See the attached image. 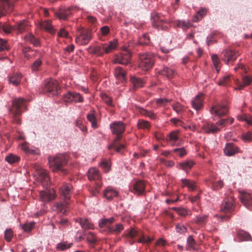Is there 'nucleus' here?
<instances>
[{"instance_id": "obj_12", "label": "nucleus", "mask_w": 252, "mask_h": 252, "mask_svg": "<svg viewBox=\"0 0 252 252\" xmlns=\"http://www.w3.org/2000/svg\"><path fill=\"white\" fill-rule=\"evenodd\" d=\"M228 111L226 105L217 103L212 106L210 112L214 116L220 117L226 115Z\"/></svg>"}, {"instance_id": "obj_39", "label": "nucleus", "mask_w": 252, "mask_h": 252, "mask_svg": "<svg viewBox=\"0 0 252 252\" xmlns=\"http://www.w3.org/2000/svg\"><path fill=\"white\" fill-rule=\"evenodd\" d=\"M25 39L27 41L30 42L35 46L40 45L39 39L32 34H29L26 35Z\"/></svg>"}, {"instance_id": "obj_23", "label": "nucleus", "mask_w": 252, "mask_h": 252, "mask_svg": "<svg viewBox=\"0 0 252 252\" xmlns=\"http://www.w3.org/2000/svg\"><path fill=\"white\" fill-rule=\"evenodd\" d=\"M55 198L54 190H42L40 192V199L44 202H47Z\"/></svg>"}, {"instance_id": "obj_26", "label": "nucleus", "mask_w": 252, "mask_h": 252, "mask_svg": "<svg viewBox=\"0 0 252 252\" xmlns=\"http://www.w3.org/2000/svg\"><path fill=\"white\" fill-rule=\"evenodd\" d=\"M203 97L202 94L196 95L191 102L193 108L196 110L201 109L203 106Z\"/></svg>"}, {"instance_id": "obj_55", "label": "nucleus", "mask_w": 252, "mask_h": 252, "mask_svg": "<svg viewBox=\"0 0 252 252\" xmlns=\"http://www.w3.org/2000/svg\"><path fill=\"white\" fill-rule=\"evenodd\" d=\"M207 11L205 9H202L199 10L196 15L193 18V21L195 22L198 21L200 19H201L206 14Z\"/></svg>"}, {"instance_id": "obj_59", "label": "nucleus", "mask_w": 252, "mask_h": 252, "mask_svg": "<svg viewBox=\"0 0 252 252\" xmlns=\"http://www.w3.org/2000/svg\"><path fill=\"white\" fill-rule=\"evenodd\" d=\"M239 119L241 121H245L249 125H252V116L248 115H243L239 117Z\"/></svg>"}, {"instance_id": "obj_14", "label": "nucleus", "mask_w": 252, "mask_h": 252, "mask_svg": "<svg viewBox=\"0 0 252 252\" xmlns=\"http://www.w3.org/2000/svg\"><path fill=\"white\" fill-rule=\"evenodd\" d=\"M69 204L68 200L66 199L63 201L56 202L53 206V210L58 213L64 215L68 211Z\"/></svg>"}, {"instance_id": "obj_42", "label": "nucleus", "mask_w": 252, "mask_h": 252, "mask_svg": "<svg viewBox=\"0 0 252 252\" xmlns=\"http://www.w3.org/2000/svg\"><path fill=\"white\" fill-rule=\"evenodd\" d=\"M188 247L187 249L188 250L192 249L195 250L196 249V243L195 240L193 238L192 236L190 235L187 239Z\"/></svg>"}, {"instance_id": "obj_51", "label": "nucleus", "mask_w": 252, "mask_h": 252, "mask_svg": "<svg viewBox=\"0 0 252 252\" xmlns=\"http://www.w3.org/2000/svg\"><path fill=\"white\" fill-rule=\"evenodd\" d=\"M230 76L226 75L221 78L218 84L220 86H226L229 84L230 82Z\"/></svg>"}, {"instance_id": "obj_43", "label": "nucleus", "mask_w": 252, "mask_h": 252, "mask_svg": "<svg viewBox=\"0 0 252 252\" xmlns=\"http://www.w3.org/2000/svg\"><path fill=\"white\" fill-rule=\"evenodd\" d=\"M138 111L139 112L142 114V115L147 116L148 117H149L150 118L152 119H155L156 118V115L154 113H153L152 111H149L145 110V109L141 108V107H138Z\"/></svg>"}, {"instance_id": "obj_7", "label": "nucleus", "mask_w": 252, "mask_h": 252, "mask_svg": "<svg viewBox=\"0 0 252 252\" xmlns=\"http://www.w3.org/2000/svg\"><path fill=\"white\" fill-rule=\"evenodd\" d=\"M92 37V32L87 29H81L78 30L75 42L79 45H87Z\"/></svg>"}, {"instance_id": "obj_40", "label": "nucleus", "mask_w": 252, "mask_h": 252, "mask_svg": "<svg viewBox=\"0 0 252 252\" xmlns=\"http://www.w3.org/2000/svg\"><path fill=\"white\" fill-rule=\"evenodd\" d=\"M160 73L162 75L166 76L168 78H171L174 75L175 72L173 69L165 67L160 71Z\"/></svg>"}, {"instance_id": "obj_54", "label": "nucleus", "mask_w": 252, "mask_h": 252, "mask_svg": "<svg viewBox=\"0 0 252 252\" xmlns=\"http://www.w3.org/2000/svg\"><path fill=\"white\" fill-rule=\"evenodd\" d=\"M42 61L40 59V56L32 63L31 66L32 69V71H37L39 69L42 64Z\"/></svg>"}, {"instance_id": "obj_10", "label": "nucleus", "mask_w": 252, "mask_h": 252, "mask_svg": "<svg viewBox=\"0 0 252 252\" xmlns=\"http://www.w3.org/2000/svg\"><path fill=\"white\" fill-rule=\"evenodd\" d=\"M131 56V53L128 50H123L121 53L115 56L114 63L125 65L127 64L130 63Z\"/></svg>"}, {"instance_id": "obj_6", "label": "nucleus", "mask_w": 252, "mask_h": 252, "mask_svg": "<svg viewBox=\"0 0 252 252\" xmlns=\"http://www.w3.org/2000/svg\"><path fill=\"white\" fill-rule=\"evenodd\" d=\"M155 55L152 53H145L139 55V66L143 70H147L151 68L155 62Z\"/></svg>"}, {"instance_id": "obj_17", "label": "nucleus", "mask_w": 252, "mask_h": 252, "mask_svg": "<svg viewBox=\"0 0 252 252\" xmlns=\"http://www.w3.org/2000/svg\"><path fill=\"white\" fill-rule=\"evenodd\" d=\"M239 197L243 204L247 208L252 207V194L245 191H239Z\"/></svg>"}, {"instance_id": "obj_16", "label": "nucleus", "mask_w": 252, "mask_h": 252, "mask_svg": "<svg viewBox=\"0 0 252 252\" xmlns=\"http://www.w3.org/2000/svg\"><path fill=\"white\" fill-rule=\"evenodd\" d=\"M76 9L75 7H68L67 8H61L55 12L56 16L60 19L66 20L71 15L73 11Z\"/></svg>"}, {"instance_id": "obj_33", "label": "nucleus", "mask_w": 252, "mask_h": 252, "mask_svg": "<svg viewBox=\"0 0 252 252\" xmlns=\"http://www.w3.org/2000/svg\"><path fill=\"white\" fill-rule=\"evenodd\" d=\"M130 80L131 84H132L133 89L135 90L142 87L144 86V82L140 78H137L135 76H131Z\"/></svg>"}, {"instance_id": "obj_28", "label": "nucleus", "mask_w": 252, "mask_h": 252, "mask_svg": "<svg viewBox=\"0 0 252 252\" xmlns=\"http://www.w3.org/2000/svg\"><path fill=\"white\" fill-rule=\"evenodd\" d=\"M224 152L227 156H232L238 152V148L232 143H228L225 146Z\"/></svg>"}, {"instance_id": "obj_49", "label": "nucleus", "mask_w": 252, "mask_h": 252, "mask_svg": "<svg viewBox=\"0 0 252 252\" xmlns=\"http://www.w3.org/2000/svg\"><path fill=\"white\" fill-rule=\"evenodd\" d=\"M169 140L172 145L176 144L178 140V132L177 131H172L169 135Z\"/></svg>"}, {"instance_id": "obj_21", "label": "nucleus", "mask_w": 252, "mask_h": 252, "mask_svg": "<svg viewBox=\"0 0 252 252\" xmlns=\"http://www.w3.org/2000/svg\"><path fill=\"white\" fill-rule=\"evenodd\" d=\"M73 189V187L69 184H64L60 188L61 196L64 199L69 200Z\"/></svg>"}, {"instance_id": "obj_46", "label": "nucleus", "mask_w": 252, "mask_h": 252, "mask_svg": "<svg viewBox=\"0 0 252 252\" xmlns=\"http://www.w3.org/2000/svg\"><path fill=\"white\" fill-rule=\"evenodd\" d=\"M87 120L91 123L92 126L96 128L97 127V122L96 117L93 113L88 114L87 116Z\"/></svg>"}, {"instance_id": "obj_57", "label": "nucleus", "mask_w": 252, "mask_h": 252, "mask_svg": "<svg viewBox=\"0 0 252 252\" xmlns=\"http://www.w3.org/2000/svg\"><path fill=\"white\" fill-rule=\"evenodd\" d=\"M101 97L106 104L108 106H113L111 98L108 96L106 94H101Z\"/></svg>"}, {"instance_id": "obj_58", "label": "nucleus", "mask_w": 252, "mask_h": 252, "mask_svg": "<svg viewBox=\"0 0 252 252\" xmlns=\"http://www.w3.org/2000/svg\"><path fill=\"white\" fill-rule=\"evenodd\" d=\"M41 27L42 29L51 32L53 30V27L50 21H46L42 22L41 24Z\"/></svg>"}, {"instance_id": "obj_24", "label": "nucleus", "mask_w": 252, "mask_h": 252, "mask_svg": "<svg viewBox=\"0 0 252 252\" xmlns=\"http://www.w3.org/2000/svg\"><path fill=\"white\" fill-rule=\"evenodd\" d=\"M29 27L28 22L26 20H23L17 23L14 26L13 29L18 33H22L27 30Z\"/></svg>"}, {"instance_id": "obj_64", "label": "nucleus", "mask_w": 252, "mask_h": 252, "mask_svg": "<svg viewBox=\"0 0 252 252\" xmlns=\"http://www.w3.org/2000/svg\"><path fill=\"white\" fill-rule=\"evenodd\" d=\"M173 152L180 157H183L187 154V152L184 148L174 149Z\"/></svg>"}, {"instance_id": "obj_20", "label": "nucleus", "mask_w": 252, "mask_h": 252, "mask_svg": "<svg viewBox=\"0 0 252 252\" xmlns=\"http://www.w3.org/2000/svg\"><path fill=\"white\" fill-rule=\"evenodd\" d=\"M145 189V184L143 181L139 180L135 182L131 187V191L138 195L143 194Z\"/></svg>"}, {"instance_id": "obj_62", "label": "nucleus", "mask_w": 252, "mask_h": 252, "mask_svg": "<svg viewBox=\"0 0 252 252\" xmlns=\"http://www.w3.org/2000/svg\"><path fill=\"white\" fill-rule=\"evenodd\" d=\"M0 28L6 33H10L12 30H14L13 27H11L7 24H1L0 25Z\"/></svg>"}, {"instance_id": "obj_44", "label": "nucleus", "mask_w": 252, "mask_h": 252, "mask_svg": "<svg viewBox=\"0 0 252 252\" xmlns=\"http://www.w3.org/2000/svg\"><path fill=\"white\" fill-rule=\"evenodd\" d=\"M150 42V37L146 33L143 34L141 37H139L138 41V44L140 45H148Z\"/></svg>"}, {"instance_id": "obj_63", "label": "nucleus", "mask_w": 252, "mask_h": 252, "mask_svg": "<svg viewBox=\"0 0 252 252\" xmlns=\"http://www.w3.org/2000/svg\"><path fill=\"white\" fill-rule=\"evenodd\" d=\"M243 140L246 142L252 141V131H248L242 135Z\"/></svg>"}, {"instance_id": "obj_37", "label": "nucleus", "mask_w": 252, "mask_h": 252, "mask_svg": "<svg viewBox=\"0 0 252 252\" xmlns=\"http://www.w3.org/2000/svg\"><path fill=\"white\" fill-rule=\"evenodd\" d=\"M194 164V162L192 160H185L180 164V166L182 169L187 171L190 169Z\"/></svg>"}, {"instance_id": "obj_48", "label": "nucleus", "mask_w": 252, "mask_h": 252, "mask_svg": "<svg viewBox=\"0 0 252 252\" xmlns=\"http://www.w3.org/2000/svg\"><path fill=\"white\" fill-rule=\"evenodd\" d=\"M20 158L15 155L10 154L5 157V160L10 164L18 162Z\"/></svg>"}, {"instance_id": "obj_19", "label": "nucleus", "mask_w": 252, "mask_h": 252, "mask_svg": "<svg viewBox=\"0 0 252 252\" xmlns=\"http://www.w3.org/2000/svg\"><path fill=\"white\" fill-rule=\"evenodd\" d=\"M12 10V4L9 0H0V18Z\"/></svg>"}, {"instance_id": "obj_45", "label": "nucleus", "mask_w": 252, "mask_h": 252, "mask_svg": "<svg viewBox=\"0 0 252 252\" xmlns=\"http://www.w3.org/2000/svg\"><path fill=\"white\" fill-rule=\"evenodd\" d=\"M212 60L213 63V65L215 67L217 73L219 72L220 68L221 67V63L217 55H213L212 56Z\"/></svg>"}, {"instance_id": "obj_61", "label": "nucleus", "mask_w": 252, "mask_h": 252, "mask_svg": "<svg viewBox=\"0 0 252 252\" xmlns=\"http://www.w3.org/2000/svg\"><path fill=\"white\" fill-rule=\"evenodd\" d=\"M72 245V243H70L67 244L66 242L60 243L58 244L57 248L61 251H64L67 249L70 248Z\"/></svg>"}, {"instance_id": "obj_18", "label": "nucleus", "mask_w": 252, "mask_h": 252, "mask_svg": "<svg viewBox=\"0 0 252 252\" xmlns=\"http://www.w3.org/2000/svg\"><path fill=\"white\" fill-rule=\"evenodd\" d=\"M234 199L231 196L227 198L221 205L220 210L225 213H231L234 210Z\"/></svg>"}, {"instance_id": "obj_60", "label": "nucleus", "mask_w": 252, "mask_h": 252, "mask_svg": "<svg viewBox=\"0 0 252 252\" xmlns=\"http://www.w3.org/2000/svg\"><path fill=\"white\" fill-rule=\"evenodd\" d=\"M76 126L79 127L84 133L87 132V128L83 124V120L81 118H78L76 121Z\"/></svg>"}, {"instance_id": "obj_56", "label": "nucleus", "mask_w": 252, "mask_h": 252, "mask_svg": "<svg viewBox=\"0 0 252 252\" xmlns=\"http://www.w3.org/2000/svg\"><path fill=\"white\" fill-rule=\"evenodd\" d=\"M9 49L10 47L7 43V40L0 38V52Z\"/></svg>"}, {"instance_id": "obj_22", "label": "nucleus", "mask_w": 252, "mask_h": 252, "mask_svg": "<svg viewBox=\"0 0 252 252\" xmlns=\"http://www.w3.org/2000/svg\"><path fill=\"white\" fill-rule=\"evenodd\" d=\"M37 174L43 186H48L51 184L50 178L45 169L40 168L37 170Z\"/></svg>"}, {"instance_id": "obj_1", "label": "nucleus", "mask_w": 252, "mask_h": 252, "mask_svg": "<svg viewBox=\"0 0 252 252\" xmlns=\"http://www.w3.org/2000/svg\"><path fill=\"white\" fill-rule=\"evenodd\" d=\"M26 100L23 98L19 97L13 99L12 101L13 108L9 110L12 115L13 123L17 124H21L20 116L23 112V109L26 107Z\"/></svg>"}, {"instance_id": "obj_15", "label": "nucleus", "mask_w": 252, "mask_h": 252, "mask_svg": "<svg viewBox=\"0 0 252 252\" xmlns=\"http://www.w3.org/2000/svg\"><path fill=\"white\" fill-rule=\"evenodd\" d=\"M63 100L66 102H82L83 98L79 93L76 92H68L63 95Z\"/></svg>"}, {"instance_id": "obj_41", "label": "nucleus", "mask_w": 252, "mask_h": 252, "mask_svg": "<svg viewBox=\"0 0 252 252\" xmlns=\"http://www.w3.org/2000/svg\"><path fill=\"white\" fill-rule=\"evenodd\" d=\"M137 126L139 129L148 130L151 127V125L148 121L142 119L138 121Z\"/></svg>"}, {"instance_id": "obj_50", "label": "nucleus", "mask_w": 252, "mask_h": 252, "mask_svg": "<svg viewBox=\"0 0 252 252\" xmlns=\"http://www.w3.org/2000/svg\"><path fill=\"white\" fill-rule=\"evenodd\" d=\"M173 110L178 114H181L185 110L184 106L179 102L175 103L172 105Z\"/></svg>"}, {"instance_id": "obj_31", "label": "nucleus", "mask_w": 252, "mask_h": 252, "mask_svg": "<svg viewBox=\"0 0 252 252\" xmlns=\"http://www.w3.org/2000/svg\"><path fill=\"white\" fill-rule=\"evenodd\" d=\"M22 77V75L19 73H13L9 77V82L15 85H18L20 82Z\"/></svg>"}, {"instance_id": "obj_5", "label": "nucleus", "mask_w": 252, "mask_h": 252, "mask_svg": "<svg viewBox=\"0 0 252 252\" xmlns=\"http://www.w3.org/2000/svg\"><path fill=\"white\" fill-rule=\"evenodd\" d=\"M43 89L49 95L54 96L59 94L60 87L57 80L49 78L44 81Z\"/></svg>"}, {"instance_id": "obj_9", "label": "nucleus", "mask_w": 252, "mask_h": 252, "mask_svg": "<svg viewBox=\"0 0 252 252\" xmlns=\"http://www.w3.org/2000/svg\"><path fill=\"white\" fill-rule=\"evenodd\" d=\"M110 127L112 132L117 135L114 140V143H116L121 139L122 134L125 130V125L121 121L115 122L110 125Z\"/></svg>"}, {"instance_id": "obj_2", "label": "nucleus", "mask_w": 252, "mask_h": 252, "mask_svg": "<svg viewBox=\"0 0 252 252\" xmlns=\"http://www.w3.org/2000/svg\"><path fill=\"white\" fill-rule=\"evenodd\" d=\"M122 236L126 239L130 245H132L135 242L133 239L137 236L140 238L137 240V242L141 243L150 244L152 241V239L149 237H146L144 235H141L140 232L134 228L126 229L124 232Z\"/></svg>"}, {"instance_id": "obj_52", "label": "nucleus", "mask_w": 252, "mask_h": 252, "mask_svg": "<svg viewBox=\"0 0 252 252\" xmlns=\"http://www.w3.org/2000/svg\"><path fill=\"white\" fill-rule=\"evenodd\" d=\"M173 209L181 216L185 217L190 215V211L185 208H174Z\"/></svg>"}, {"instance_id": "obj_38", "label": "nucleus", "mask_w": 252, "mask_h": 252, "mask_svg": "<svg viewBox=\"0 0 252 252\" xmlns=\"http://www.w3.org/2000/svg\"><path fill=\"white\" fill-rule=\"evenodd\" d=\"M237 236L241 241L252 240V237L249 233L242 230L237 231Z\"/></svg>"}, {"instance_id": "obj_25", "label": "nucleus", "mask_w": 252, "mask_h": 252, "mask_svg": "<svg viewBox=\"0 0 252 252\" xmlns=\"http://www.w3.org/2000/svg\"><path fill=\"white\" fill-rule=\"evenodd\" d=\"M114 75L120 81L123 82L126 80V72L121 67H117L115 69Z\"/></svg>"}, {"instance_id": "obj_3", "label": "nucleus", "mask_w": 252, "mask_h": 252, "mask_svg": "<svg viewBox=\"0 0 252 252\" xmlns=\"http://www.w3.org/2000/svg\"><path fill=\"white\" fill-rule=\"evenodd\" d=\"M48 162L50 168L53 172L60 171L63 174H66V170L63 168L67 163V159L65 156L60 155L54 158L50 157Z\"/></svg>"}, {"instance_id": "obj_8", "label": "nucleus", "mask_w": 252, "mask_h": 252, "mask_svg": "<svg viewBox=\"0 0 252 252\" xmlns=\"http://www.w3.org/2000/svg\"><path fill=\"white\" fill-rule=\"evenodd\" d=\"M240 53L232 48L226 49L221 53V60L227 64H232Z\"/></svg>"}, {"instance_id": "obj_35", "label": "nucleus", "mask_w": 252, "mask_h": 252, "mask_svg": "<svg viewBox=\"0 0 252 252\" xmlns=\"http://www.w3.org/2000/svg\"><path fill=\"white\" fill-rule=\"evenodd\" d=\"M118 194V192L110 187H108L104 192V196L109 200L116 197Z\"/></svg>"}, {"instance_id": "obj_53", "label": "nucleus", "mask_w": 252, "mask_h": 252, "mask_svg": "<svg viewBox=\"0 0 252 252\" xmlns=\"http://www.w3.org/2000/svg\"><path fill=\"white\" fill-rule=\"evenodd\" d=\"M87 241L91 244H94L96 241V237L94 234L92 232H89L86 236Z\"/></svg>"}, {"instance_id": "obj_27", "label": "nucleus", "mask_w": 252, "mask_h": 252, "mask_svg": "<svg viewBox=\"0 0 252 252\" xmlns=\"http://www.w3.org/2000/svg\"><path fill=\"white\" fill-rule=\"evenodd\" d=\"M103 45L104 53L105 54H108L117 48L118 45L117 40L114 39L110 41L108 44L104 43L103 44Z\"/></svg>"}, {"instance_id": "obj_29", "label": "nucleus", "mask_w": 252, "mask_h": 252, "mask_svg": "<svg viewBox=\"0 0 252 252\" xmlns=\"http://www.w3.org/2000/svg\"><path fill=\"white\" fill-rule=\"evenodd\" d=\"M77 221L79 223L83 229H91L94 228V224L87 219L79 218Z\"/></svg>"}, {"instance_id": "obj_4", "label": "nucleus", "mask_w": 252, "mask_h": 252, "mask_svg": "<svg viewBox=\"0 0 252 252\" xmlns=\"http://www.w3.org/2000/svg\"><path fill=\"white\" fill-rule=\"evenodd\" d=\"M114 221V219L113 218L104 219L99 222V225L101 228L107 227L108 229V232L110 233L119 234L124 230V227L121 223L112 224Z\"/></svg>"}, {"instance_id": "obj_36", "label": "nucleus", "mask_w": 252, "mask_h": 252, "mask_svg": "<svg viewBox=\"0 0 252 252\" xmlns=\"http://www.w3.org/2000/svg\"><path fill=\"white\" fill-rule=\"evenodd\" d=\"M183 187H187L189 189L193 190L196 188L195 183L191 180L183 179L181 180Z\"/></svg>"}, {"instance_id": "obj_30", "label": "nucleus", "mask_w": 252, "mask_h": 252, "mask_svg": "<svg viewBox=\"0 0 252 252\" xmlns=\"http://www.w3.org/2000/svg\"><path fill=\"white\" fill-rule=\"evenodd\" d=\"M88 50L89 52L93 54H94L97 56H102L105 53L103 50V44L101 46L98 45L93 48L92 47H90Z\"/></svg>"}, {"instance_id": "obj_34", "label": "nucleus", "mask_w": 252, "mask_h": 252, "mask_svg": "<svg viewBox=\"0 0 252 252\" xmlns=\"http://www.w3.org/2000/svg\"><path fill=\"white\" fill-rule=\"evenodd\" d=\"M202 129L206 133H215L220 129L213 124H207L202 126Z\"/></svg>"}, {"instance_id": "obj_47", "label": "nucleus", "mask_w": 252, "mask_h": 252, "mask_svg": "<svg viewBox=\"0 0 252 252\" xmlns=\"http://www.w3.org/2000/svg\"><path fill=\"white\" fill-rule=\"evenodd\" d=\"M177 26L184 30L189 29L191 26V24L188 21L179 20L177 22Z\"/></svg>"}, {"instance_id": "obj_32", "label": "nucleus", "mask_w": 252, "mask_h": 252, "mask_svg": "<svg viewBox=\"0 0 252 252\" xmlns=\"http://www.w3.org/2000/svg\"><path fill=\"white\" fill-rule=\"evenodd\" d=\"M252 81V77L250 76H244L242 77V82L238 83L237 89L241 90L244 87L249 85Z\"/></svg>"}, {"instance_id": "obj_13", "label": "nucleus", "mask_w": 252, "mask_h": 252, "mask_svg": "<svg viewBox=\"0 0 252 252\" xmlns=\"http://www.w3.org/2000/svg\"><path fill=\"white\" fill-rule=\"evenodd\" d=\"M88 178L90 181H94L96 182V192H98L97 188L101 186V176L99 171L95 168H92L89 169L88 172Z\"/></svg>"}, {"instance_id": "obj_11", "label": "nucleus", "mask_w": 252, "mask_h": 252, "mask_svg": "<svg viewBox=\"0 0 252 252\" xmlns=\"http://www.w3.org/2000/svg\"><path fill=\"white\" fill-rule=\"evenodd\" d=\"M153 25L158 29L165 30L167 28L166 25L167 21L164 16L158 13L155 14L153 16Z\"/></svg>"}]
</instances>
